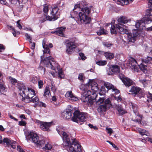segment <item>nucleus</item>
<instances>
[{
	"mask_svg": "<svg viewBox=\"0 0 152 152\" xmlns=\"http://www.w3.org/2000/svg\"><path fill=\"white\" fill-rule=\"evenodd\" d=\"M80 88L82 90L81 97L82 101L91 106L93 104L94 100L97 97L96 93L99 89L97 84L94 80H90L88 84L81 85Z\"/></svg>",
	"mask_w": 152,
	"mask_h": 152,
	"instance_id": "obj_1",
	"label": "nucleus"
},
{
	"mask_svg": "<svg viewBox=\"0 0 152 152\" xmlns=\"http://www.w3.org/2000/svg\"><path fill=\"white\" fill-rule=\"evenodd\" d=\"M58 133L62 137L64 144L67 146L68 152H81V146L76 139H72L70 135L64 131H59L58 128L56 129Z\"/></svg>",
	"mask_w": 152,
	"mask_h": 152,
	"instance_id": "obj_2",
	"label": "nucleus"
},
{
	"mask_svg": "<svg viewBox=\"0 0 152 152\" xmlns=\"http://www.w3.org/2000/svg\"><path fill=\"white\" fill-rule=\"evenodd\" d=\"M80 4L81 10L79 13V16L75 19L77 23L81 24L82 23L85 24L90 23L91 19L88 16L89 14L91 11V9L88 7L86 2L85 1L78 3Z\"/></svg>",
	"mask_w": 152,
	"mask_h": 152,
	"instance_id": "obj_3",
	"label": "nucleus"
},
{
	"mask_svg": "<svg viewBox=\"0 0 152 152\" xmlns=\"http://www.w3.org/2000/svg\"><path fill=\"white\" fill-rule=\"evenodd\" d=\"M26 139L31 140L32 142L37 145L39 148H41L45 143L43 140H39V137L37 134L34 132H30L26 133Z\"/></svg>",
	"mask_w": 152,
	"mask_h": 152,
	"instance_id": "obj_4",
	"label": "nucleus"
},
{
	"mask_svg": "<svg viewBox=\"0 0 152 152\" xmlns=\"http://www.w3.org/2000/svg\"><path fill=\"white\" fill-rule=\"evenodd\" d=\"M87 116L86 113L80 112L76 110L73 113V116L72 118V120L73 121L81 125L86 121Z\"/></svg>",
	"mask_w": 152,
	"mask_h": 152,
	"instance_id": "obj_5",
	"label": "nucleus"
},
{
	"mask_svg": "<svg viewBox=\"0 0 152 152\" xmlns=\"http://www.w3.org/2000/svg\"><path fill=\"white\" fill-rule=\"evenodd\" d=\"M42 62L47 67L50 68L52 69L55 70L56 68L58 69V64L55 62L54 58L51 56L46 57L42 61V60L41 64Z\"/></svg>",
	"mask_w": 152,
	"mask_h": 152,
	"instance_id": "obj_6",
	"label": "nucleus"
},
{
	"mask_svg": "<svg viewBox=\"0 0 152 152\" xmlns=\"http://www.w3.org/2000/svg\"><path fill=\"white\" fill-rule=\"evenodd\" d=\"M126 26L121 24L118 23L117 24L111 25L110 31L112 34H115L118 32L121 34L126 33Z\"/></svg>",
	"mask_w": 152,
	"mask_h": 152,
	"instance_id": "obj_7",
	"label": "nucleus"
},
{
	"mask_svg": "<svg viewBox=\"0 0 152 152\" xmlns=\"http://www.w3.org/2000/svg\"><path fill=\"white\" fill-rule=\"evenodd\" d=\"M58 8L56 5L52 6V10H51V16H46V20L49 21H55L59 17V15L58 13Z\"/></svg>",
	"mask_w": 152,
	"mask_h": 152,
	"instance_id": "obj_8",
	"label": "nucleus"
},
{
	"mask_svg": "<svg viewBox=\"0 0 152 152\" xmlns=\"http://www.w3.org/2000/svg\"><path fill=\"white\" fill-rule=\"evenodd\" d=\"M152 22V19L150 18H146L142 19L141 20H138L136 22L135 26L137 28H140L143 29L145 26V23L149 24Z\"/></svg>",
	"mask_w": 152,
	"mask_h": 152,
	"instance_id": "obj_9",
	"label": "nucleus"
},
{
	"mask_svg": "<svg viewBox=\"0 0 152 152\" xmlns=\"http://www.w3.org/2000/svg\"><path fill=\"white\" fill-rule=\"evenodd\" d=\"M111 104L110 101L109 99H107L105 101L104 104L100 105L98 108V111L102 114L106 111L107 108H109L110 107Z\"/></svg>",
	"mask_w": 152,
	"mask_h": 152,
	"instance_id": "obj_10",
	"label": "nucleus"
},
{
	"mask_svg": "<svg viewBox=\"0 0 152 152\" xmlns=\"http://www.w3.org/2000/svg\"><path fill=\"white\" fill-rule=\"evenodd\" d=\"M24 93L22 95L23 97L26 99L32 98L34 96L36 95L35 91L31 88H28L26 90H25Z\"/></svg>",
	"mask_w": 152,
	"mask_h": 152,
	"instance_id": "obj_11",
	"label": "nucleus"
},
{
	"mask_svg": "<svg viewBox=\"0 0 152 152\" xmlns=\"http://www.w3.org/2000/svg\"><path fill=\"white\" fill-rule=\"evenodd\" d=\"M76 46L75 43L68 41L66 43V51L68 54H71L75 50Z\"/></svg>",
	"mask_w": 152,
	"mask_h": 152,
	"instance_id": "obj_12",
	"label": "nucleus"
},
{
	"mask_svg": "<svg viewBox=\"0 0 152 152\" xmlns=\"http://www.w3.org/2000/svg\"><path fill=\"white\" fill-rule=\"evenodd\" d=\"M137 64H138L136 61L134 59L131 58L129 60L128 66L134 72H138L139 69L137 66Z\"/></svg>",
	"mask_w": 152,
	"mask_h": 152,
	"instance_id": "obj_13",
	"label": "nucleus"
},
{
	"mask_svg": "<svg viewBox=\"0 0 152 152\" xmlns=\"http://www.w3.org/2000/svg\"><path fill=\"white\" fill-rule=\"evenodd\" d=\"M130 104H131L132 106V108L133 109L134 113H135V115L137 116V117H136L137 118L133 121L134 122H137L139 123H141L142 115L139 114L137 111V105H134L132 103H131Z\"/></svg>",
	"mask_w": 152,
	"mask_h": 152,
	"instance_id": "obj_14",
	"label": "nucleus"
},
{
	"mask_svg": "<svg viewBox=\"0 0 152 152\" xmlns=\"http://www.w3.org/2000/svg\"><path fill=\"white\" fill-rule=\"evenodd\" d=\"M10 2L12 5L15 6L18 11H21L23 9V4L20 3L19 0H10Z\"/></svg>",
	"mask_w": 152,
	"mask_h": 152,
	"instance_id": "obj_15",
	"label": "nucleus"
},
{
	"mask_svg": "<svg viewBox=\"0 0 152 152\" xmlns=\"http://www.w3.org/2000/svg\"><path fill=\"white\" fill-rule=\"evenodd\" d=\"M132 33H130L127 35L128 40L129 42H134L136 40L137 37L138 35V33L136 31H134Z\"/></svg>",
	"mask_w": 152,
	"mask_h": 152,
	"instance_id": "obj_16",
	"label": "nucleus"
},
{
	"mask_svg": "<svg viewBox=\"0 0 152 152\" xmlns=\"http://www.w3.org/2000/svg\"><path fill=\"white\" fill-rule=\"evenodd\" d=\"M52 124V123L51 122H43L40 125V127L43 130L48 131H50L49 128L51 126Z\"/></svg>",
	"mask_w": 152,
	"mask_h": 152,
	"instance_id": "obj_17",
	"label": "nucleus"
},
{
	"mask_svg": "<svg viewBox=\"0 0 152 152\" xmlns=\"http://www.w3.org/2000/svg\"><path fill=\"white\" fill-rule=\"evenodd\" d=\"M65 96L70 100L75 101L78 100V98L73 95L71 91H67L65 95Z\"/></svg>",
	"mask_w": 152,
	"mask_h": 152,
	"instance_id": "obj_18",
	"label": "nucleus"
},
{
	"mask_svg": "<svg viewBox=\"0 0 152 152\" xmlns=\"http://www.w3.org/2000/svg\"><path fill=\"white\" fill-rule=\"evenodd\" d=\"M118 21L119 23L126 24L131 21L130 19L125 16L120 17L118 19Z\"/></svg>",
	"mask_w": 152,
	"mask_h": 152,
	"instance_id": "obj_19",
	"label": "nucleus"
},
{
	"mask_svg": "<svg viewBox=\"0 0 152 152\" xmlns=\"http://www.w3.org/2000/svg\"><path fill=\"white\" fill-rule=\"evenodd\" d=\"M110 69L112 72L108 73L109 75H112L113 73H115L119 72L120 71V69L119 66L116 65L113 66L110 68Z\"/></svg>",
	"mask_w": 152,
	"mask_h": 152,
	"instance_id": "obj_20",
	"label": "nucleus"
},
{
	"mask_svg": "<svg viewBox=\"0 0 152 152\" xmlns=\"http://www.w3.org/2000/svg\"><path fill=\"white\" fill-rule=\"evenodd\" d=\"M140 90L141 89L140 88L133 86L132 87L129 92L131 94L135 95L138 93Z\"/></svg>",
	"mask_w": 152,
	"mask_h": 152,
	"instance_id": "obj_21",
	"label": "nucleus"
},
{
	"mask_svg": "<svg viewBox=\"0 0 152 152\" xmlns=\"http://www.w3.org/2000/svg\"><path fill=\"white\" fill-rule=\"evenodd\" d=\"M123 82L126 86L129 87L133 84V82L132 80L127 77H125L123 80Z\"/></svg>",
	"mask_w": 152,
	"mask_h": 152,
	"instance_id": "obj_22",
	"label": "nucleus"
},
{
	"mask_svg": "<svg viewBox=\"0 0 152 152\" xmlns=\"http://www.w3.org/2000/svg\"><path fill=\"white\" fill-rule=\"evenodd\" d=\"M115 108L120 115H123L127 113L126 111L124 110L121 105H116Z\"/></svg>",
	"mask_w": 152,
	"mask_h": 152,
	"instance_id": "obj_23",
	"label": "nucleus"
},
{
	"mask_svg": "<svg viewBox=\"0 0 152 152\" xmlns=\"http://www.w3.org/2000/svg\"><path fill=\"white\" fill-rule=\"evenodd\" d=\"M105 98L104 97H99L98 99H97V97L96 99L94 100L93 103L96 101V104L97 105H99L102 103L104 104Z\"/></svg>",
	"mask_w": 152,
	"mask_h": 152,
	"instance_id": "obj_24",
	"label": "nucleus"
},
{
	"mask_svg": "<svg viewBox=\"0 0 152 152\" xmlns=\"http://www.w3.org/2000/svg\"><path fill=\"white\" fill-rule=\"evenodd\" d=\"M142 63H145L147 64H152V57L147 56L142 59Z\"/></svg>",
	"mask_w": 152,
	"mask_h": 152,
	"instance_id": "obj_25",
	"label": "nucleus"
},
{
	"mask_svg": "<svg viewBox=\"0 0 152 152\" xmlns=\"http://www.w3.org/2000/svg\"><path fill=\"white\" fill-rule=\"evenodd\" d=\"M61 116L64 119H69L70 118L72 114L65 111H64L61 113Z\"/></svg>",
	"mask_w": 152,
	"mask_h": 152,
	"instance_id": "obj_26",
	"label": "nucleus"
},
{
	"mask_svg": "<svg viewBox=\"0 0 152 152\" xmlns=\"http://www.w3.org/2000/svg\"><path fill=\"white\" fill-rule=\"evenodd\" d=\"M50 95L51 94L50 88L46 86L45 89L43 96L46 98H48Z\"/></svg>",
	"mask_w": 152,
	"mask_h": 152,
	"instance_id": "obj_27",
	"label": "nucleus"
},
{
	"mask_svg": "<svg viewBox=\"0 0 152 152\" xmlns=\"http://www.w3.org/2000/svg\"><path fill=\"white\" fill-rule=\"evenodd\" d=\"M18 88L20 91L21 94H23L24 93V91H25V90H26L24 85L22 83H18Z\"/></svg>",
	"mask_w": 152,
	"mask_h": 152,
	"instance_id": "obj_28",
	"label": "nucleus"
},
{
	"mask_svg": "<svg viewBox=\"0 0 152 152\" xmlns=\"http://www.w3.org/2000/svg\"><path fill=\"white\" fill-rule=\"evenodd\" d=\"M42 46L44 48V53H49L50 52V49L48 47V45L45 44V41L43 40L42 41Z\"/></svg>",
	"mask_w": 152,
	"mask_h": 152,
	"instance_id": "obj_29",
	"label": "nucleus"
},
{
	"mask_svg": "<svg viewBox=\"0 0 152 152\" xmlns=\"http://www.w3.org/2000/svg\"><path fill=\"white\" fill-rule=\"evenodd\" d=\"M65 29V27H61L58 28L56 30V34L60 36H63L64 32Z\"/></svg>",
	"mask_w": 152,
	"mask_h": 152,
	"instance_id": "obj_30",
	"label": "nucleus"
},
{
	"mask_svg": "<svg viewBox=\"0 0 152 152\" xmlns=\"http://www.w3.org/2000/svg\"><path fill=\"white\" fill-rule=\"evenodd\" d=\"M6 91V87L4 82L2 80H0V92H5Z\"/></svg>",
	"mask_w": 152,
	"mask_h": 152,
	"instance_id": "obj_31",
	"label": "nucleus"
},
{
	"mask_svg": "<svg viewBox=\"0 0 152 152\" xmlns=\"http://www.w3.org/2000/svg\"><path fill=\"white\" fill-rule=\"evenodd\" d=\"M79 16V13H77V12L76 10H73L70 12V17L72 18H74L75 20L76 18Z\"/></svg>",
	"mask_w": 152,
	"mask_h": 152,
	"instance_id": "obj_32",
	"label": "nucleus"
},
{
	"mask_svg": "<svg viewBox=\"0 0 152 152\" xmlns=\"http://www.w3.org/2000/svg\"><path fill=\"white\" fill-rule=\"evenodd\" d=\"M4 144L6 143L7 145L9 146L10 145V143H15V141H14L12 140L9 139L8 138H4L3 140V143Z\"/></svg>",
	"mask_w": 152,
	"mask_h": 152,
	"instance_id": "obj_33",
	"label": "nucleus"
},
{
	"mask_svg": "<svg viewBox=\"0 0 152 152\" xmlns=\"http://www.w3.org/2000/svg\"><path fill=\"white\" fill-rule=\"evenodd\" d=\"M104 54L106 58L110 60L113 59L114 56L113 53L109 52H105Z\"/></svg>",
	"mask_w": 152,
	"mask_h": 152,
	"instance_id": "obj_34",
	"label": "nucleus"
},
{
	"mask_svg": "<svg viewBox=\"0 0 152 152\" xmlns=\"http://www.w3.org/2000/svg\"><path fill=\"white\" fill-rule=\"evenodd\" d=\"M43 149L46 151H48L50 150H51V149L53 150V148L51 144L48 143L45 144V146L43 148Z\"/></svg>",
	"mask_w": 152,
	"mask_h": 152,
	"instance_id": "obj_35",
	"label": "nucleus"
},
{
	"mask_svg": "<svg viewBox=\"0 0 152 152\" xmlns=\"http://www.w3.org/2000/svg\"><path fill=\"white\" fill-rule=\"evenodd\" d=\"M146 14L147 17H146L145 18H150L152 19V9L147 10Z\"/></svg>",
	"mask_w": 152,
	"mask_h": 152,
	"instance_id": "obj_36",
	"label": "nucleus"
},
{
	"mask_svg": "<svg viewBox=\"0 0 152 152\" xmlns=\"http://www.w3.org/2000/svg\"><path fill=\"white\" fill-rule=\"evenodd\" d=\"M104 85L108 89H112V90L114 87L113 85L108 82H105L104 83Z\"/></svg>",
	"mask_w": 152,
	"mask_h": 152,
	"instance_id": "obj_37",
	"label": "nucleus"
},
{
	"mask_svg": "<svg viewBox=\"0 0 152 152\" xmlns=\"http://www.w3.org/2000/svg\"><path fill=\"white\" fill-rule=\"evenodd\" d=\"M118 4L121 5H126L129 4L128 0H117Z\"/></svg>",
	"mask_w": 152,
	"mask_h": 152,
	"instance_id": "obj_38",
	"label": "nucleus"
},
{
	"mask_svg": "<svg viewBox=\"0 0 152 152\" xmlns=\"http://www.w3.org/2000/svg\"><path fill=\"white\" fill-rule=\"evenodd\" d=\"M139 82L143 85L144 87H145L148 85V80L145 79H140Z\"/></svg>",
	"mask_w": 152,
	"mask_h": 152,
	"instance_id": "obj_39",
	"label": "nucleus"
},
{
	"mask_svg": "<svg viewBox=\"0 0 152 152\" xmlns=\"http://www.w3.org/2000/svg\"><path fill=\"white\" fill-rule=\"evenodd\" d=\"M30 100V102L34 103L37 105L39 103V99L37 96H36L34 98H32Z\"/></svg>",
	"mask_w": 152,
	"mask_h": 152,
	"instance_id": "obj_40",
	"label": "nucleus"
},
{
	"mask_svg": "<svg viewBox=\"0 0 152 152\" xmlns=\"http://www.w3.org/2000/svg\"><path fill=\"white\" fill-rule=\"evenodd\" d=\"M97 33L98 35H100L102 34H106L107 33L106 30L103 28H101L99 29V31H98Z\"/></svg>",
	"mask_w": 152,
	"mask_h": 152,
	"instance_id": "obj_41",
	"label": "nucleus"
},
{
	"mask_svg": "<svg viewBox=\"0 0 152 152\" xmlns=\"http://www.w3.org/2000/svg\"><path fill=\"white\" fill-rule=\"evenodd\" d=\"M107 63V61H99L96 62V64L99 66H104Z\"/></svg>",
	"mask_w": 152,
	"mask_h": 152,
	"instance_id": "obj_42",
	"label": "nucleus"
},
{
	"mask_svg": "<svg viewBox=\"0 0 152 152\" xmlns=\"http://www.w3.org/2000/svg\"><path fill=\"white\" fill-rule=\"evenodd\" d=\"M139 66L140 69L143 72H145V71L146 70L147 65H145L142 64H141L140 65H139Z\"/></svg>",
	"mask_w": 152,
	"mask_h": 152,
	"instance_id": "obj_43",
	"label": "nucleus"
},
{
	"mask_svg": "<svg viewBox=\"0 0 152 152\" xmlns=\"http://www.w3.org/2000/svg\"><path fill=\"white\" fill-rule=\"evenodd\" d=\"M73 107L70 105H68L66 110L65 111L72 114Z\"/></svg>",
	"mask_w": 152,
	"mask_h": 152,
	"instance_id": "obj_44",
	"label": "nucleus"
},
{
	"mask_svg": "<svg viewBox=\"0 0 152 152\" xmlns=\"http://www.w3.org/2000/svg\"><path fill=\"white\" fill-rule=\"evenodd\" d=\"M138 131L139 133L142 135H147V134H146V132L145 130L144 129H140L139 130H138Z\"/></svg>",
	"mask_w": 152,
	"mask_h": 152,
	"instance_id": "obj_45",
	"label": "nucleus"
},
{
	"mask_svg": "<svg viewBox=\"0 0 152 152\" xmlns=\"http://www.w3.org/2000/svg\"><path fill=\"white\" fill-rule=\"evenodd\" d=\"M43 12L46 14H47L48 12V6L45 4L44 6V7L43 9Z\"/></svg>",
	"mask_w": 152,
	"mask_h": 152,
	"instance_id": "obj_46",
	"label": "nucleus"
},
{
	"mask_svg": "<svg viewBox=\"0 0 152 152\" xmlns=\"http://www.w3.org/2000/svg\"><path fill=\"white\" fill-rule=\"evenodd\" d=\"M58 77L60 78H62L64 77V76L63 72L61 70L58 71Z\"/></svg>",
	"mask_w": 152,
	"mask_h": 152,
	"instance_id": "obj_47",
	"label": "nucleus"
},
{
	"mask_svg": "<svg viewBox=\"0 0 152 152\" xmlns=\"http://www.w3.org/2000/svg\"><path fill=\"white\" fill-rule=\"evenodd\" d=\"M8 28H10V30H12L13 31L12 33L14 37H16V36L17 32L16 31L15 28L12 26H8Z\"/></svg>",
	"mask_w": 152,
	"mask_h": 152,
	"instance_id": "obj_48",
	"label": "nucleus"
},
{
	"mask_svg": "<svg viewBox=\"0 0 152 152\" xmlns=\"http://www.w3.org/2000/svg\"><path fill=\"white\" fill-rule=\"evenodd\" d=\"M147 96L148 99L147 100V101L148 102L150 101H152V94L149 93L147 95Z\"/></svg>",
	"mask_w": 152,
	"mask_h": 152,
	"instance_id": "obj_49",
	"label": "nucleus"
},
{
	"mask_svg": "<svg viewBox=\"0 0 152 152\" xmlns=\"http://www.w3.org/2000/svg\"><path fill=\"white\" fill-rule=\"evenodd\" d=\"M31 82L33 83H36L37 82V78L36 77H32L30 80Z\"/></svg>",
	"mask_w": 152,
	"mask_h": 152,
	"instance_id": "obj_50",
	"label": "nucleus"
},
{
	"mask_svg": "<svg viewBox=\"0 0 152 152\" xmlns=\"http://www.w3.org/2000/svg\"><path fill=\"white\" fill-rule=\"evenodd\" d=\"M103 44L104 46L108 48H110L111 46L113 45L112 44L106 42H103Z\"/></svg>",
	"mask_w": 152,
	"mask_h": 152,
	"instance_id": "obj_51",
	"label": "nucleus"
},
{
	"mask_svg": "<svg viewBox=\"0 0 152 152\" xmlns=\"http://www.w3.org/2000/svg\"><path fill=\"white\" fill-rule=\"evenodd\" d=\"M106 130L107 133L109 134L110 135L113 132L112 129L110 128H108V127H107L106 128Z\"/></svg>",
	"mask_w": 152,
	"mask_h": 152,
	"instance_id": "obj_52",
	"label": "nucleus"
},
{
	"mask_svg": "<svg viewBox=\"0 0 152 152\" xmlns=\"http://www.w3.org/2000/svg\"><path fill=\"white\" fill-rule=\"evenodd\" d=\"M38 87L40 89L42 88L43 87V83L42 80H40L38 81Z\"/></svg>",
	"mask_w": 152,
	"mask_h": 152,
	"instance_id": "obj_53",
	"label": "nucleus"
},
{
	"mask_svg": "<svg viewBox=\"0 0 152 152\" xmlns=\"http://www.w3.org/2000/svg\"><path fill=\"white\" fill-rule=\"evenodd\" d=\"M25 36L26 38L28 40L29 42L31 43H32L31 38L30 35H29L28 34L26 33L25 34Z\"/></svg>",
	"mask_w": 152,
	"mask_h": 152,
	"instance_id": "obj_54",
	"label": "nucleus"
},
{
	"mask_svg": "<svg viewBox=\"0 0 152 152\" xmlns=\"http://www.w3.org/2000/svg\"><path fill=\"white\" fill-rule=\"evenodd\" d=\"M79 55L81 59L83 60H85L86 58V57L84 56V54L83 53H80Z\"/></svg>",
	"mask_w": 152,
	"mask_h": 152,
	"instance_id": "obj_55",
	"label": "nucleus"
},
{
	"mask_svg": "<svg viewBox=\"0 0 152 152\" xmlns=\"http://www.w3.org/2000/svg\"><path fill=\"white\" fill-rule=\"evenodd\" d=\"M83 73H80L79 74L78 79L81 81H83Z\"/></svg>",
	"mask_w": 152,
	"mask_h": 152,
	"instance_id": "obj_56",
	"label": "nucleus"
},
{
	"mask_svg": "<svg viewBox=\"0 0 152 152\" xmlns=\"http://www.w3.org/2000/svg\"><path fill=\"white\" fill-rule=\"evenodd\" d=\"M37 105H38L40 107H45L46 106V105L45 103L42 102H39V103H38V104H37Z\"/></svg>",
	"mask_w": 152,
	"mask_h": 152,
	"instance_id": "obj_57",
	"label": "nucleus"
},
{
	"mask_svg": "<svg viewBox=\"0 0 152 152\" xmlns=\"http://www.w3.org/2000/svg\"><path fill=\"white\" fill-rule=\"evenodd\" d=\"M51 90L53 92H55L56 89V88L55 86V85L53 84L52 82L51 83Z\"/></svg>",
	"mask_w": 152,
	"mask_h": 152,
	"instance_id": "obj_58",
	"label": "nucleus"
},
{
	"mask_svg": "<svg viewBox=\"0 0 152 152\" xmlns=\"http://www.w3.org/2000/svg\"><path fill=\"white\" fill-rule=\"evenodd\" d=\"M20 21V20H19L16 22L17 26L19 28V29H22V26L19 23Z\"/></svg>",
	"mask_w": 152,
	"mask_h": 152,
	"instance_id": "obj_59",
	"label": "nucleus"
},
{
	"mask_svg": "<svg viewBox=\"0 0 152 152\" xmlns=\"http://www.w3.org/2000/svg\"><path fill=\"white\" fill-rule=\"evenodd\" d=\"M119 77L123 81V80L125 79L124 75L121 73H119L118 75Z\"/></svg>",
	"mask_w": 152,
	"mask_h": 152,
	"instance_id": "obj_60",
	"label": "nucleus"
},
{
	"mask_svg": "<svg viewBox=\"0 0 152 152\" xmlns=\"http://www.w3.org/2000/svg\"><path fill=\"white\" fill-rule=\"evenodd\" d=\"M26 124V123L25 121H20L19 122V124L20 126H24Z\"/></svg>",
	"mask_w": 152,
	"mask_h": 152,
	"instance_id": "obj_61",
	"label": "nucleus"
},
{
	"mask_svg": "<svg viewBox=\"0 0 152 152\" xmlns=\"http://www.w3.org/2000/svg\"><path fill=\"white\" fill-rule=\"evenodd\" d=\"M5 49V47L3 45L0 44V53L3 51Z\"/></svg>",
	"mask_w": 152,
	"mask_h": 152,
	"instance_id": "obj_62",
	"label": "nucleus"
},
{
	"mask_svg": "<svg viewBox=\"0 0 152 152\" xmlns=\"http://www.w3.org/2000/svg\"><path fill=\"white\" fill-rule=\"evenodd\" d=\"M38 69L39 70H40V71L43 70V73H44V74L45 72V68H44L42 66H41V65H39L38 68Z\"/></svg>",
	"mask_w": 152,
	"mask_h": 152,
	"instance_id": "obj_63",
	"label": "nucleus"
},
{
	"mask_svg": "<svg viewBox=\"0 0 152 152\" xmlns=\"http://www.w3.org/2000/svg\"><path fill=\"white\" fill-rule=\"evenodd\" d=\"M34 121L36 124H40L41 125L43 123V122H42L39 120H38L35 119Z\"/></svg>",
	"mask_w": 152,
	"mask_h": 152,
	"instance_id": "obj_64",
	"label": "nucleus"
}]
</instances>
